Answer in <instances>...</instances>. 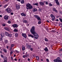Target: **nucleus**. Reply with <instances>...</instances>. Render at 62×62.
<instances>
[{
  "label": "nucleus",
  "mask_w": 62,
  "mask_h": 62,
  "mask_svg": "<svg viewBox=\"0 0 62 62\" xmlns=\"http://www.w3.org/2000/svg\"><path fill=\"white\" fill-rule=\"evenodd\" d=\"M13 53H12V52H11L10 53V55H11V54H12Z\"/></svg>",
  "instance_id": "13d9d810"
},
{
  "label": "nucleus",
  "mask_w": 62,
  "mask_h": 62,
  "mask_svg": "<svg viewBox=\"0 0 62 62\" xmlns=\"http://www.w3.org/2000/svg\"><path fill=\"white\" fill-rule=\"evenodd\" d=\"M11 23V22L10 21H8V23Z\"/></svg>",
  "instance_id": "49530a36"
},
{
  "label": "nucleus",
  "mask_w": 62,
  "mask_h": 62,
  "mask_svg": "<svg viewBox=\"0 0 62 62\" xmlns=\"http://www.w3.org/2000/svg\"><path fill=\"white\" fill-rule=\"evenodd\" d=\"M30 50H31V51H33V48H31Z\"/></svg>",
  "instance_id": "09e8293b"
},
{
  "label": "nucleus",
  "mask_w": 62,
  "mask_h": 62,
  "mask_svg": "<svg viewBox=\"0 0 62 62\" xmlns=\"http://www.w3.org/2000/svg\"><path fill=\"white\" fill-rule=\"evenodd\" d=\"M2 17V16H1V15H0V17Z\"/></svg>",
  "instance_id": "774afa93"
},
{
  "label": "nucleus",
  "mask_w": 62,
  "mask_h": 62,
  "mask_svg": "<svg viewBox=\"0 0 62 62\" xmlns=\"http://www.w3.org/2000/svg\"><path fill=\"white\" fill-rule=\"evenodd\" d=\"M13 31L14 32H18V30L16 29H14Z\"/></svg>",
  "instance_id": "a878e982"
},
{
  "label": "nucleus",
  "mask_w": 62,
  "mask_h": 62,
  "mask_svg": "<svg viewBox=\"0 0 62 62\" xmlns=\"http://www.w3.org/2000/svg\"><path fill=\"white\" fill-rule=\"evenodd\" d=\"M3 58L4 60L7 61V57L6 56H5Z\"/></svg>",
  "instance_id": "b1692460"
},
{
  "label": "nucleus",
  "mask_w": 62,
  "mask_h": 62,
  "mask_svg": "<svg viewBox=\"0 0 62 62\" xmlns=\"http://www.w3.org/2000/svg\"><path fill=\"white\" fill-rule=\"evenodd\" d=\"M14 60L15 61H17V59L15 58L14 59Z\"/></svg>",
  "instance_id": "5fc2aeb1"
},
{
  "label": "nucleus",
  "mask_w": 62,
  "mask_h": 62,
  "mask_svg": "<svg viewBox=\"0 0 62 62\" xmlns=\"http://www.w3.org/2000/svg\"><path fill=\"white\" fill-rule=\"evenodd\" d=\"M12 47H11L10 48V51H11V50H12Z\"/></svg>",
  "instance_id": "603ef678"
},
{
  "label": "nucleus",
  "mask_w": 62,
  "mask_h": 62,
  "mask_svg": "<svg viewBox=\"0 0 62 62\" xmlns=\"http://www.w3.org/2000/svg\"><path fill=\"white\" fill-rule=\"evenodd\" d=\"M36 58L37 60H39V56H37Z\"/></svg>",
  "instance_id": "473e14b6"
},
{
  "label": "nucleus",
  "mask_w": 62,
  "mask_h": 62,
  "mask_svg": "<svg viewBox=\"0 0 62 62\" xmlns=\"http://www.w3.org/2000/svg\"><path fill=\"white\" fill-rule=\"evenodd\" d=\"M4 29L6 30H7V31H9V29L7 27H4Z\"/></svg>",
  "instance_id": "f3484780"
},
{
  "label": "nucleus",
  "mask_w": 62,
  "mask_h": 62,
  "mask_svg": "<svg viewBox=\"0 0 62 62\" xmlns=\"http://www.w3.org/2000/svg\"><path fill=\"white\" fill-rule=\"evenodd\" d=\"M0 41H3V39H2V38H0Z\"/></svg>",
  "instance_id": "a19ab883"
},
{
  "label": "nucleus",
  "mask_w": 62,
  "mask_h": 62,
  "mask_svg": "<svg viewBox=\"0 0 62 62\" xmlns=\"http://www.w3.org/2000/svg\"><path fill=\"white\" fill-rule=\"evenodd\" d=\"M51 16L52 18V21H54V19H55V17L54 15H53V14H52L51 15Z\"/></svg>",
  "instance_id": "0eeeda50"
},
{
  "label": "nucleus",
  "mask_w": 62,
  "mask_h": 62,
  "mask_svg": "<svg viewBox=\"0 0 62 62\" xmlns=\"http://www.w3.org/2000/svg\"><path fill=\"white\" fill-rule=\"evenodd\" d=\"M55 2L57 4L58 6H59L60 4H59V2L58 1V0H55Z\"/></svg>",
  "instance_id": "6e6552de"
},
{
  "label": "nucleus",
  "mask_w": 62,
  "mask_h": 62,
  "mask_svg": "<svg viewBox=\"0 0 62 62\" xmlns=\"http://www.w3.org/2000/svg\"><path fill=\"white\" fill-rule=\"evenodd\" d=\"M29 37H31V38H34V36H33L32 34H30L28 35Z\"/></svg>",
  "instance_id": "c85d7f7f"
},
{
  "label": "nucleus",
  "mask_w": 62,
  "mask_h": 62,
  "mask_svg": "<svg viewBox=\"0 0 62 62\" xmlns=\"http://www.w3.org/2000/svg\"><path fill=\"white\" fill-rule=\"evenodd\" d=\"M34 17L36 18L38 21H41V19H40V17L39 16L35 15H34Z\"/></svg>",
  "instance_id": "20e7f679"
},
{
  "label": "nucleus",
  "mask_w": 62,
  "mask_h": 62,
  "mask_svg": "<svg viewBox=\"0 0 62 62\" xmlns=\"http://www.w3.org/2000/svg\"><path fill=\"white\" fill-rule=\"evenodd\" d=\"M44 50L46 52H48V50L47 47H46L44 49Z\"/></svg>",
  "instance_id": "f8f14e48"
},
{
  "label": "nucleus",
  "mask_w": 62,
  "mask_h": 62,
  "mask_svg": "<svg viewBox=\"0 0 62 62\" xmlns=\"http://www.w3.org/2000/svg\"><path fill=\"white\" fill-rule=\"evenodd\" d=\"M12 36V35L11 34H9L8 36V37H11Z\"/></svg>",
  "instance_id": "72a5a7b5"
},
{
  "label": "nucleus",
  "mask_w": 62,
  "mask_h": 62,
  "mask_svg": "<svg viewBox=\"0 0 62 62\" xmlns=\"http://www.w3.org/2000/svg\"><path fill=\"white\" fill-rule=\"evenodd\" d=\"M14 14L13 13V12H12L11 13V15H13V14Z\"/></svg>",
  "instance_id": "3c124183"
},
{
  "label": "nucleus",
  "mask_w": 62,
  "mask_h": 62,
  "mask_svg": "<svg viewBox=\"0 0 62 62\" xmlns=\"http://www.w3.org/2000/svg\"><path fill=\"white\" fill-rule=\"evenodd\" d=\"M25 54V53L24 52H23V54Z\"/></svg>",
  "instance_id": "680f3d73"
},
{
  "label": "nucleus",
  "mask_w": 62,
  "mask_h": 62,
  "mask_svg": "<svg viewBox=\"0 0 62 62\" xmlns=\"http://www.w3.org/2000/svg\"><path fill=\"white\" fill-rule=\"evenodd\" d=\"M46 61H47V62H49V59H46Z\"/></svg>",
  "instance_id": "37998d69"
},
{
  "label": "nucleus",
  "mask_w": 62,
  "mask_h": 62,
  "mask_svg": "<svg viewBox=\"0 0 62 62\" xmlns=\"http://www.w3.org/2000/svg\"><path fill=\"white\" fill-rule=\"evenodd\" d=\"M39 4L40 5H41V6H43L44 5V2H39Z\"/></svg>",
  "instance_id": "4468645a"
},
{
  "label": "nucleus",
  "mask_w": 62,
  "mask_h": 62,
  "mask_svg": "<svg viewBox=\"0 0 62 62\" xmlns=\"http://www.w3.org/2000/svg\"><path fill=\"white\" fill-rule=\"evenodd\" d=\"M53 11H55V12H56L57 13V11L56 9H55L54 8H53Z\"/></svg>",
  "instance_id": "aec40b11"
},
{
  "label": "nucleus",
  "mask_w": 62,
  "mask_h": 62,
  "mask_svg": "<svg viewBox=\"0 0 62 62\" xmlns=\"http://www.w3.org/2000/svg\"><path fill=\"white\" fill-rule=\"evenodd\" d=\"M21 15H22V16H24V17L26 16V14H24L23 13H21Z\"/></svg>",
  "instance_id": "ddd939ff"
},
{
  "label": "nucleus",
  "mask_w": 62,
  "mask_h": 62,
  "mask_svg": "<svg viewBox=\"0 0 62 62\" xmlns=\"http://www.w3.org/2000/svg\"><path fill=\"white\" fill-rule=\"evenodd\" d=\"M27 48L28 49H30L31 48V45H30L29 46H27Z\"/></svg>",
  "instance_id": "393cba45"
},
{
  "label": "nucleus",
  "mask_w": 62,
  "mask_h": 62,
  "mask_svg": "<svg viewBox=\"0 0 62 62\" xmlns=\"http://www.w3.org/2000/svg\"><path fill=\"white\" fill-rule=\"evenodd\" d=\"M44 3H46V5H48V1H44Z\"/></svg>",
  "instance_id": "c756f323"
},
{
  "label": "nucleus",
  "mask_w": 62,
  "mask_h": 62,
  "mask_svg": "<svg viewBox=\"0 0 62 62\" xmlns=\"http://www.w3.org/2000/svg\"><path fill=\"white\" fill-rule=\"evenodd\" d=\"M22 35L25 39H26V38H27L26 35V34H25L23 33L22 34Z\"/></svg>",
  "instance_id": "1a4fd4ad"
},
{
  "label": "nucleus",
  "mask_w": 62,
  "mask_h": 62,
  "mask_svg": "<svg viewBox=\"0 0 62 62\" xmlns=\"http://www.w3.org/2000/svg\"><path fill=\"white\" fill-rule=\"evenodd\" d=\"M5 61L3 62H7V61L4 60Z\"/></svg>",
  "instance_id": "69168bd1"
},
{
  "label": "nucleus",
  "mask_w": 62,
  "mask_h": 62,
  "mask_svg": "<svg viewBox=\"0 0 62 62\" xmlns=\"http://www.w3.org/2000/svg\"><path fill=\"white\" fill-rule=\"evenodd\" d=\"M59 13L60 14H61L62 15V11H61L59 12Z\"/></svg>",
  "instance_id": "a18cd8bd"
},
{
  "label": "nucleus",
  "mask_w": 62,
  "mask_h": 62,
  "mask_svg": "<svg viewBox=\"0 0 62 62\" xmlns=\"http://www.w3.org/2000/svg\"><path fill=\"white\" fill-rule=\"evenodd\" d=\"M59 19L60 21H61V22H62V19L59 18Z\"/></svg>",
  "instance_id": "58836bf2"
},
{
  "label": "nucleus",
  "mask_w": 62,
  "mask_h": 62,
  "mask_svg": "<svg viewBox=\"0 0 62 62\" xmlns=\"http://www.w3.org/2000/svg\"><path fill=\"white\" fill-rule=\"evenodd\" d=\"M37 11V9L36 8H34L32 10V11L33 12H35V11Z\"/></svg>",
  "instance_id": "6ab92c4d"
},
{
  "label": "nucleus",
  "mask_w": 62,
  "mask_h": 62,
  "mask_svg": "<svg viewBox=\"0 0 62 62\" xmlns=\"http://www.w3.org/2000/svg\"><path fill=\"white\" fill-rule=\"evenodd\" d=\"M12 26L14 28H15V27H18V25H17V24H15L12 25Z\"/></svg>",
  "instance_id": "9d476101"
},
{
  "label": "nucleus",
  "mask_w": 62,
  "mask_h": 62,
  "mask_svg": "<svg viewBox=\"0 0 62 62\" xmlns=\"http://www.w3.org/2000/svg\"><path fill=\"white\" fill-rule=\"evenodd\" d=\"M23 23H28V21L27 20H24L23 21Z\"/></svg>",
  "instance_id": "4be33fe9"
},
{
  "label": "nucleus",
  "mask_w": 62,
  "mask_h": 62,
  "mask_svg": "<svg viewBox=\"0 0 62 62\" xmlns=\"http://www.w3.org/2000/svg\"><path fill=\"white\" fill-rule=\"evenodd\" d=\"M11 46L12 47H13L14 46V44H12L11 45Z\"/></svg>",
  "instance_id": "ea45409f"
},
{
  "label": "nucleus",
  "mask_w": 62,
  "mask_h": 62,
  "mask_svg": "<svg viewBox=\"0 0 62 62\" xmlns=\"http://www.w3.org/2000/svg\"><path fill=\"white\" fill-rule=\"evenodd\" d=\"M4 18L5 20H7L9 19V17L8 15H5L4 16Z\"/></svg>",
  "instance_id": "39448f33"
},
{
  "label": "nucleus",
  "mask_w": 62,
  "mask_h": 62,
  "mask_svg": "<svg viewBox=\"0 0 62 62\" xmlns=\"http://www.w3.org/2000/svg\"><path fill=\"white\" fill-rule=\"evenodd\" d=\"M26 7H27V8H28L26 7V8L27 9H32V8H33V6L32 5H31V4H30L29 3H28L26 5Z\"/></svg>",
  "instance_id": "f03ea898"
},
{
  "label": "nucleus",
  "mask_w": 62,
  "mask_h": 62,
  "mask_svg": "<svg viewBox=\"0 0 62 62\" xmlns=\"http://www.w3.org/2000/svg\"><path fill=\"white\" fill-rule=\"evenodd\" d=\"M0 56H1V57L2 58H4V55H3V54H1L0 55Z\"/></svg>",
  "instance_id": "c9c22d12"
},
{
  "label": "nucleus",
  "mask_w": 62,
  "mask_h": 62,
  "mask_svg": "<svg viewBox=\"0 0 62 62\" xmlns=\"http://www.w3.org/2000/svg\"><path fill=\"white\" fill-rule=\"evenodd\" d=\"M29 55V54H26V55H25V56L26 57H28V56Z\"/></svg>",
  "instance_id": "e433bc0d"
},
{
  "label": "nucleus",
  "mask_w": 62,
  "mask_h": 62,
  "mask_svg": "<svg viewBox=\"0 0 62 62\" xmlns=\"http://www.w3.org/2000/svg\"><path fill=\"white\" fill-rule=\"evenodd\" d=\"M8 4L5 5L4 6V8H7V6H8Z\"/></svg>",
  "instance_id": "bb28decb"
},
{
  "label": "nucleus",
  "mask_w": 62,
  "mask_h": 62,
  "mask_svg": "<svg viewBox=\"0 0 62 62\" xmlns=\"http://www.w3.org/2000/svg\"><path fill=\"white\" fill-rule=\"evenodd\" d=\"M6 10L7 11V12L8 13H10L12 11V10H11V9H10L9 8H8L6 9Z\"/></svg>",
  "instance_id": "423d86ee"
},
{
  "label": "nucleus",
  "mask_w": 62,
  "mask_h": 62,
  "mask_svg": "<svg viewBox=\"0 0 62 62\" xmlns=\"http://www.w3.org/2000/svg\"><path fill=\"white\" fill-rule=\"evenodd\" d=\"M24 0H22L21 1V3L22 4H23L24 3Z\"/></svg>",
  "instance_id": "7c9ffc66"
},
{
  "label": "nucleus",
  "mask_w": 62,
  "mask_h": 62,
  "mask_svg": "<svg viewBox=\"0 0 62 62\" xmlns=\"http://www.w3.org/2000/svg\"><path fill=\"white\" fill-rule=\"evenodd\" d=\"M14 52V50H13L12 51H11V53H13V52Z\"/></svg>",
  "instance_id": "6e6d98bb"
},
{
  "label": "nucleus",
  "mask_w": 62,
  "mask_h": 62,
  "mask_svg": "<svg viewBox=\"0 0 62 62\" xmlns=\"http://www.w3.org/2000/svg\"><path fill=\"white\" fill-rule=\"evenodd\" d=\"M31 34L33 35L34 37L36 39H38L39 38V36L37 35V33H36L35 31V27L33 26L31 30Z\"/></svg>",
  "instance_id": "f257e3e1"
},
{
  "label": "nucleus",
  "mask_w": 62,
  "mask_h": 62,
  "mask_svg": "<svg viewBox=\"0 0 62 62\" xmlns=\"http://www.w3.org/2000/svg\"><path fill=\"white\" fill-rule=\"evenodd\" d=\"M39 11H41V9L39 8Z\"/></svg>",
  "instance_id": "de8ad7c7"
},
{
  "label": "nucleus",
  "mask_w": 62,
  "mask_h": 62,
  "mask_svg": "<svg viewBox=\"0 0 62 62\" xmlns=\"http://www.w3.org/2000/svg\"><path fill=\"white\" fill-rule=\"evenodd\" d=\"M25 57H26V56H25V55H23V58H24Z\"/></svg>",
  "instance_id": "864d4df0"
},
{
  "label": "nucleus",
  "mask_w": 62,
  "mask_h": 62,
  "mask_svg": "<svg viewBox=\"0 0 62 62\" xmlns=\"http://www.w3.org/2000/svg\"><path fill=\"white\" fill-rule=\"evenodd\" d=\"M4 36H5L4 33L3 32H2L1 34V38H3V37Z\"/></svg>",
  "instance_id": "2eb2a0df"
},
{
  "label": "nucleus",
  "mask_w": 62,
  "mask_h": 62,
  "mask_svg": "<svg viewBox=\"0 0 62 62\" xmlns=\"http://www.w3.org/2000/svg\"><path fill=\"white\" fill-rule=\"evenodd\" d=\"M5 36H8V35H9V34L7 32H5Z\"/></svg>",
  "instance_id": "dca6fc26"
},
{
  "label": "nucleus",
  "mask_w": 62,
  "mask_h": 62,
  "mask_svg": "<svg viewBox=\"0 0 62 62\" xmlns=\"http://www.w3.org/2000/svg\"><path fill=\"white\" fill-rule=\"evenodd\" d=\"M33 5H36L37 6H38V3H35V4H33Z\"/></svg>",
  "instance_id": "2f4dec72"
},
{
  "label": "nucleus",
  "mask_w": 62,
  "mask_h": 62,
  "mask_svg": "<svg viewBox=\"0 0 62 62\" xmlns=\"http://www.w3.org/2000/svg\"><path fill=\"white\" fill-rule=\"evenodd\" d=\"M38 23H39V24H40V23H41V21H39L38 22Z\"/></svg>",
  "instance_id": "8fccbe9b"
},
{
  "label": "nucleus",
  "mask_w": 62,
  "mask_h": 62,
  "mask_svg": "<svg viewBox=\"0 0 62 62\" xmlns=\"http://www.w3.org/2000/svg\"><path fill=\"white\" fill-rule=\"evenodd\" d=\"M11 60H13V58L11 57Z\"/></svg>",
  "instance_id": "052dcab7"
},
{
  "label": "nucleus",
  "mask_w": 62,
  "mask_h": 62,
  "mask_svg": "<svg viewBox=\"0 0 62 62\" xmlns=\"http://www.w3.org/2000/svg\"><path fill=\"white\" fill-rule=\"evenodd\" d=\"M49 6H53V5L51 4V3H50L49 4Z\"/></svg>",
  "instance_id": "79ce46f5"
},
{
  "label": "nucleus",
  "mask_w": 62,
  "mask_h": 62,
  "mask_svg": "<svg viewBox=\"0 0 62 62\" xmlns=\"http://www.w3.org/2000/svg\"><path fill=\"white\" fill-rule=\"evenodd\" d=\"M4 42L6 44L8 43V40H6L4 41Z\"/></svg>",
  "instance_id": "5701e85b"
},
{
  "label": "nucleus",
  "mask_w": 62,
  "mask_h": 62,
  "mask_svg": "<svg viewBox=\"0 0 62 62\" xmlns=\"http://www.w3.org/2000/svg\"><path fill=\"white\" fill-rule=\"evenodd\" d=\"M16 8L17 9H19L20 8V6L18 5H16Z\"/></svg>",
  "instance_id": "9b49d317"
},
{
  "label": "nucleus",
  "mask_w": 62,
  "mask_h": 62,
  "mask_svg": "<svg viewBox=\"0 0 62 62\" xmlns=\"http://www.w3.org/2000/svg\"><path fill=\"white\" fill-rule=\"evenodd\" d=\"M15 36L16 38H17L18 37V34L17 33H16L15 34Z\"/></svg>",
  "instance_id": "cd10ccee"
},
{
  "label": "nucleus",
  "mask_w": 62,
  "mask_h": 62,
  "mask_svg": "<svg viewBox=\"0 0 62 62\" xmlns=\"http://www.w3.org/2000/svg\"><path fill=\"white\" fill-rule=\"evenodd\" d=\"M60 51H62V48L60 50Z\"/></svg>",
  "instance_id": "e2e57ef3"
},
{
  "label": "nucleus",
  "mask_w": 62,
  "mask_h": 62,
  "mask_svg": "<svg viewBox=\"0 0 62 62\" xmlns=\"http://www.w3.org/2000/svg\"><path fill=\"white\" fill-rule=\"evenodd\" d=\"M32 55L34 57H36V55L34 54H33Z\"/></svg>",
  "instance_id": "4c0bfd02"
},
{
  "label": "nucleus",
  "mask_w": 62,
  "mask_h": 62,
  "mask_svg": "<svg viewBox=\"0 0 62 62\" xmlns=\"http://www.w3.org/2000/svg\"><path fill=\"white\" fill-rule=\"evenodd\" d=\"M3 50L5 52V53H7V50L5 48H3Z\"/></svg>",
  "instance_id": "412c9836"
},
{
  "label": "nucleus",
  "mask_w": 62,
  "mask_h": 62,
  "mask_svg": "<svg viewBox=\"0 0 62 62\" xmlns=\"http://www.w3.org/2000/svg\"><path fill=\"white\" fill-rule=\"evenodd\" d=\"M16 0L17 1H19V2H20V1H21V0Z\"/></svg>",
  "instance_id": "bf43d9fd"
},
{
  "label": "nucleus",
  "mask_w": 62,
  "mask_h": 62,
  "mask_svg": "<svg viewBox=\"0 0 62 62\" xmlns=\"http://www.w3.org/2000/svg\"><path fill=\"white\" fill-rule=\"evenodd\" d=\"M45 40L46 41H48V40L47 38H45Z\"/></svg>",
  "instance_id": "f704fd0d"
},
{
  "label": "nucleus",
  "mask_w": 62,
  "mask_h": 62,
  "mask_svg": "<svg viewBox=\"0 0 62 62\" xmlns=\"http://www.w3.org/2000/svg\"><path fill=\"white\" fill-rule=\"evenodd\" d=\"M0 53H1V54H2V51H0Z\"/></svg>",
  "instance_id": "0e129e2a"
},
{
  "label": "nucleus",
  "mask_w": 62,
  "mask_h": 62,
  "mask_svg": "<svg viewBox=\"0 0 62 62\" xmlns=\"http://www.w3.org/2000/svg\"><path fill=\"white\" fill-rule=\"evenodd\" d=\"M28 61H29V60H30V59H29V58H28Z\"/></svg>",
  "instance_id": "338daca9"
},
{
  "label": "nucleus",
  "mask_w": 62,
  "mask_h": 62,
  "mask_svg": "<svg viewBox=\"0 0 62 62\" xmlns=\"http://www.w3.org/2000/svg\"><path fill=\"white\" fill-rule=\"evenodd\" d=\"M9 47L8 46H6V48L7 49H8Z\"/></svg>",
  "instance_id": "4d7b16f0"
},
{
  "label": "nucleus",
  "mask_w": 62,
  "mask_h": 62,
  "mask_svg": "<svg viewBox=\"0 0 62 62\" xmlns=\"http://www.w3.org/2000/svg\"><path fill=\"white\" fill-rule=\"evenodd\" d=\"M54 62H62V60H60L59 58V57H58L56 59H55L54 60Z\"/></svg>",
  "instance_id": "7ed1b4c3"
},
{
  "label": "nucleus",
  "mask_w": 62,
  "mask_h": 62,
  "mask_svg": "<svg viewBox=\"0 0 62 62\" xmlns=\"http://www.w3.org/2000/svg\"><path fill=\"white\" fill-rule=\"evenodd\" d=\"M2 25L3 26H5L6 24L5 23H3L2 24Z\"/></svg>",
  "instance_id": "c03bdc74"
},
{
  "label": "nucleus",
  "mask_w": 62,
  "mask_h": 62,
  "mask_svg": "<svg viewBox=\"0 0 62 62\" xmlns=\"http://www.w3.org/2000/svg\"><path fill=\"white\" fill-rule=\"evenodd\" d=\"M25 47H24V46L23 45L22 46V50H23V51H24V50H25Z\"/></svg>",
  "instance_id": "a211bd4d"
}]
</instances>
